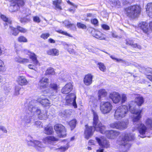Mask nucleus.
Listing matches in <instances>:
<instances>
[{"instance_id":"cd10ccee","label":"nucleus","mask_w":152,"mask_h":152,"mask_svg":"<svg viewBox=\"0 0 152 152\" xmlns=\"http://www.w3.org/2000/svg\"><path fill=\"white\" fill-rule=\"evenodd\" d=\"M47 53L49 55L58 56L59 54V51L56 48L50 49L47 51Z\"/></svg>"},{"instance_id":"39448f33","label":"nucleus","mask_w":152,"mask_h":152,"mask_svg":"<svg viewBox=\"0 0 152 152\" xmlns=\"http://www.w3.org/2000/svg\"><path fill=\"white\" fill-rule=\"evenodd\" d=\"M25 0H12L11 1V5L9 8V10L11 12L18 10L20 7L25 4Z\"/></svg>"},{"instance_id":"dca6fc26","label":"nucleus","mask_w":152,"mask_h":152,"mask_svg":"<svg viewBox=\"0 0 152 152\" xmlns=\"http://www.w3.org/2000/svg\"><path fill=\"white\" fill-rule=\"evenodd\" d=\"M37 103V101L33 100L29 102L28 105V110L31 113H35L36 110L38 108L35 107L34 103Z\"/></svg>"},{"instance_id":"393cba45","label":"nucleus","mask_w":152,"mask_h":152,"mask_svg":"<svg viewBox=\"0 0 152 152\" xmlns=\"http://www.w3.org/2000/svg\"><path fill=\"white\" fill-rule=\"evenodd\" d=\"M14 59L15 61L21 64H24L28 62V59L26 58H22L18 56L15 57Z\"/></svg>"},{"instance_id":"c85d7f7f","label":"nucleus","mask_w":152,"mask_h":152,"mask_svg":"<svg viewBox=\"0 0 152 152\" xmlns=\"http://www.w3.org/2000/svg\"><path fill=\"white\" fill-rule=\"evenodd\" d=\"M146 10L149 16L152 18V3H149L147 4Z\"/></svg>"},{"instance_id":"a211bd4d","label":"nucleus","mask_w":152,"mask_h":152,"mask_svg":"<svg viewBox=\"0 0 152 152\" xmlns=\"http://www.w3.org/2000/svg\"><path fill=\"white\" fill-rule=\"evenodd\" d=\"M86 129L85 130V133H93L96 130V132H100L98 129V127H96L93 126H88L87 125L86 126Z\"/></svg>"},{"instance_id":"6ab92c4d","label":"nucleus","mask_w":152,"mask_h":152,"mask_svg":"<svg viewBox=\"0 0 152 152\" xmlns=\"http://www.w3.org/2000/svg\"><path fill=\"white\" fill-rule=\"evenodd\" d=\"M38 101L44 106H49L51 104L50 101L47 99L43 97H41L38 99Z\"/></svg>"},{"instance_id":"72a5a7b5","label":"nucleus","mask_w":152,"mask_h":152,"mask_svg":"<svg viewBox=\"0 0 152 152\" xmlns=\"http://www.w3.org/2000/svg\"><path fill=\"white\" fill-rule=\"evenodd\" d=\"M140 28L144 32H146L148 31V24L145 22H143L140 24Z\"/></svg>"},{"instance_id":"052dcab7","label":"nucleus","mask_w":152,"mask_h":152,"mask_svg":"<svg viewBox=\"0 0 152 152\" xmlns=\"http://www.w3.org/2000/svg\"><path fill=\"white\" fill-rule=\"evenodd\" d=\"M50 35L48 33L43 34L41 36V37L45 39L48 38Z\"/></svg>"},{"instance_id":"412c9836","label":"nucleus","mask_w":152,"mask_h":152,"mask_svg":"<svg viewBox=\"0 0 152 152\" xmlns=\"http://www.w3.org/2000/svg\"><path fill=\"white\" fill-rule=\"evenodd\" d=\"M58 140V139L57 138L53 136H49L43 138V142L45 143H46Z\"/></svg>"},{"instance_id":"5701e85b","label":"nucleus","mask_w":152,"mask_h":152,"mask_svg":"<svg viewBox=\"0 0 152 152\" xmlns=\"http://www.w3.org/2000/svg\"><path fill=\"white\" fill-rule=\"evenodd\" d=\"M64 46L67 48V51L70 54H75L76 53L75 50L73 48V45H72L68 44L65 42L63 44Z\"/></svg>"},{"instance_id":"f8f14e48","label":"nucleus","mask_w":152,"mask_h":152,"mask_svg":"<svg viewBox=\"0 0 152 152\" xmlns=\"http://www.w3.org/2000/svg\"><path fill=\"white\" fill-rule=\"evenodd\" d=\"M36 55L34 53H31L30 55V58L32 59L34 64L35 65L32 64H29L28 65L29 68L31 69H34L35 68V66L39 64V62L37 59Z\"/></svg>"},{"instance_id":"423d86ee","label":"nucleus","mask_w":152,"mask_h":152,"mask_svg":"<svg viewBox=\"0 0 152 152\" xmlns=\"http://www.w3.org/2000/svg\"><path fill=\"white\" fill-rule=\"evenodd\" d=\"M128 124V121L126 120L125 121L115 122L110 124V125L111 128H115L120 130H123L127 128Z\"/></svg>"},{"instance_id":"338daca9","label":"nucleus","mask_w":152,"mask_h":152,"mask_svg":"<svg viewBox=\"0 0 152 152\" xmlns=\"http://www.w3.org/2000/svg\"><path fill=\"white\" fill-rule=\"evenodd\" d=\"M0 130H1L2 132H4L7 133V131L6 128L3 126H0Z\"/></svg>"},{"instance_id":"c9c22d12","label":"nucleus","mask_w":152,"mask_h":152,"mask_svg":"<svg viewBox=\"0 0 152 152\" xmlns=\"http://www.w3.org/2000/svg\"><path fill=\"white\" fill-rule=\"evenodd\" d=\"M72 112L69 110H67L62 111L61 112V115L63 117H67L69 116L71 114Z\"/></svg>"},{"instance_id":"774afa93","label":"nucleus","mask_w":152,"mask_h":152,"mask_svg":"<svg viewBox=\"0 0 152 152\" xmlns=\"http://www.w3.org/2000/svg\"><path fill=\"white\" fill-rule=\"evenodd\" d=\"M102 27L104 29L106 30H109L110 27L106 24H103L102 26Z\"/></svg>"},{"instance_id":"864d4df0","label":"nucleus","mask_w":152,"mask_h":152,"mask_svg":"<svg viewBox=\"0 0 152 152\" xmlns=\"http://www.w3.org/2000/svg\"><path fill=\"white\" fill-rule=\"evenodd\" d=\"M20 21L22 23L27 22L30 20V19L29 18L24 17L21 18L20 19Z\"/></svg>"},{"instance_id":"5fc2aeb1","label":"nucleus","mask_w":152,"mask_h":152,"mask_svg":"<svg viewBox=\"0 0 152 152\" xmlns=\"http://www.w3.org/2000/svg\"><path fill=\"white\" fill-rule=\"evenodd\" d=\"M63 23L65 25V26L68 28H69L71 27V26H72V24H71L70 22L67 20H65Z\"/></svg>"},{"instance_id":"de8ad7c7","label":"nucleus","mask_w":152,"mask_h":152,"mask_svg":"<svg viewBox=\"0 0 152 152\" xmlns=\"http://www.w3.org/2000/svg\"><path fill=\"white\" fill-rule=\"evenodd\" d=\"M18 41L20 42H27V39L23 36H21L18 37Z\"/></svg>"},{"instance_id":"f704fd0d","label":"nucleus","mask_w":152,"mask_h":152,"mask_svg":"<svg viewBox=\"0 0 152 152\" xmlns=\"http://www.w3.org/2000/svg\"><path fill=\"white\" fill-rule=\"evenodd\" d=\"M144 71L143 72L144 73L147 75V76L150 75L152 77V69L149 68H143Z\"/></svg>"},{"instance_id":"aec40b11","label":"nucleus","mask_w":152,"mask_h":152,"mask_svg":"<svg viewBox=\"0 0 152 152\" xmlns=\"http://www.w3.org/2000/svg\"><path fill=\"white\" fill-rule=\"evenodd\" d=\"M17 81L18 83L21 86L26 85L28 83V82L25 77L23 76H18Z\"/></svg>"},{"instance_id":"6e6d98bb","label":"nucleus","mask_w":152,"mask_h":152,"mask_svg":"<svg viewBox=\"0 0 152 152\" xmlns=\"http://www.w3.org/2000/svg\"><path fill=\"white\" fill-rule=\"evenodd\" d=\"M59 33L69 37H72V36L70 34L66 32L63 31L62 30H60L58 31Z\"/></svg>"},{"instance_id":"13d9d810","label":"nucleus","mask_w":152,"mask_h":152,"mask_svg":"<svg viewBox=\"0 0 152 152\" xmlns=\"http://www.w3.org/2000/svg\"><path fill=\"white\" fill-rule=\"evenodd\" d=\"M91 21L92 24L95 25L97 26L98 25V21L96 19L94 18L92 19L91 20Z\"/></svg>"},{"instance_id":"4c0bfd02","label":"nucleus","mask_w":152,"mask_h":152,"mask_svg":"<svg viewBox=\"0 0 152 152\" xmlns=\"http://www.w3.org/2000/svg\"><path fill=\"white\" fill-rule=\"evenodd\" d=\"M61 1V0H56V1H53V4L57 8L61 10L62 8L60 5Z\"/></svg>"},{"instance_id":"0eeeda50","label":"nucleus","mask_w":152,"mask_h":152,"mask_svg":"<svg viewBox=\"0 0 152 152\" xmlns=\"http://www.w3.org/2000/svg\"><path fill=\"white\" fill-rule=\"evenodd\" d=\"M113 108L111 104L109 102H101L100 105V110L104 114L108 113L111 111Z\"/></svg>"},{"instance_id":"7c9ffc66","label":"nucleus","mask_w":152,"mask_h":152,"mask_svg":"<svg viewBox=\"0 0 152 152\" xmlns=\"http://www.w3.org/2000/svg\"><path fill=\"white\" fill-rule=\"evenodd\" d=\"M1 18L5 22L4 25L5 27L8 24H10L11 23V21L4 15H1Z\"/></svg>"},{"instance_id":"c756f323","label":"nucleus","mask_w":152,"mask_h":152,"mask_svg":"<svg viewBox=\"0 0 152 152\" xmlns=\"http://www.w3.org/2000/svg\"><path fill=\"white\" fill-rule=\"evenodd\" d=\"M107 93L105 89H101L98 92V97L99 100L102 97H104L107 95Z\"/></svg>"},{"instance_id":"1a4fd4ad","label":"nucleus","mask_w":152,"mask_h":152,"mask_svg":"<svg viewBox=\"0 0 152 152\" xmlns=\"http://www.w3.org/2000/svg\"><path fill=\"white\" fill-rule=\"evenodd\" d=\"M76 95L74 93H71L67 96L66 98L67 105L72 104L74 108H76L77 106L76 102Z\"/></svg>"},{"instance_id":"7ed1b4c3","label":"nucleus","mask_w":152,"mask_h":152,"mask_svg":"<svg viewBox=\"0 0 152 152\" xmlns=\"http://www.w3.org/2000/svg\"><path fill=\"white\" fill-rule=\"evenodd\" d=\"M134 104L135 102L132 101L129 104V110L132 113L134 114L133 117V121L134 124L135 123L138 122L141 118V113L142 111L141 110L136 109Z\"/></svg>"},{"instance_id":"ddd939ff","label":"nucleus","mask_w":152,"mask_h":152,"mask_svg":"<svg viewBox=\"0 0 152 152\" xmlns=\"http://www.w3.org/2000/svg\"><path fill=\"white\" fill-rule=\"evenodd\" d=\"M73 88V86L71 83L66 84L61 89V92L63 94H67L70 92Z\"/></svg>"},{"instance_id":"bb28decb","label":"nucleus","mask_w":152,"mask_h":152,"mask_svg":"<svg viewBox=\"0 0 152 152\" xmlns=\"http://www.w3.org/2000/svg\"><path fill=\"white\" fill-rule=\"evenodd\" d=\"M31 116L29 114H26L21 116L22 121L25 123H30L31 121Z\"/></svg>"},{"instance_id":"4d7b16f0","label":"nucleus","mask_w":152,"mask_h":152,"mask_svg":"<svg viewBox=\"0 0 152 152\" xmlns=\"http://www.w3.org/2000/svg\"><path fill=\"white\" fill-rule=\"evenodd\" d=\"M35 125L37 127L41 128L42 126V124L40 121H37L35 122Z\"/></svg>"},{"instance_id":"49530a36","label":"nucleus","mask_w":152,"mask_h":152,"mask_svg":"<svg viewBox=\"0 0 152 152\" xmlns=\"http://www.w3.org/2000/svg\"><path fill=\"white\" fill-rule=\"evenodd\" d=\"M5 69L3 61L0 59V72L5 71Z\"/></svg>"},{"instance_id":"ea45409f","label":"nucleus","mask_w":152,"mask_h":152,"mask_svg":"<svg viewBox=\"0 0 152 152\" xmlns=\"http://www.w3.org/2000/svg\"><path fill=\"white\" fill-rule=\"evenodd\" d=\"M45 131L47 132V133H53L54 132L53 127L50 125L47 126L45 128Z\"/></svg>"},{"instance_id":"603ef678","label":"nucleus","mask_w":152,"mask_h":152,"mask_svg":"<svg viewBox=\"0 0 152 152\" xmlns=\"http://www.w3.org/2000/svg\"><path fill=\"white\" fill-rule=\"evenodd\" d=\"M145 123L148 126L152 128V119L149 118L147 119Z\"/></svg>"},{"instance_id":"a878e982","label":"nucleus","mask_w":152,"mask_h":152,"mask_svg":"<svg viewBox=\"0 0 152 152\" xmlns=\"http://www.w3.org/2000/svg\"><path fill=\"white\" fill-rule=\"evenodd\" d=\"M135 98V102L138 106H141L143 103V98L139 94H137Z\"/></svg>"},{"instance_id":"e2e57ef3","label":"nucleus","mask_w":152,"mask_h":152,"mask_svg":"<svg viewBox=\"0 0 152 152\" xmlns=\"http://www.w3.org/2000/svg\"><path fill=\"white\" fill-rule=\"evenodd\" d=\"M33 20L34 22L37 23H39L41 21L40 18L37 16L34 17Z\"/></svg>"},{"instance_id":"9b49d317","label":"nucleus","mask_w":152,"mask_h":152,"mask_svg":"<svg viewBox=\"0 0 152 152\" xmlns=\"http://www.w3.org/2000/svg\"><path fill=\"white\" fill-rule=\"evenodd\" d=\"M109 97L115 103L119 102L121 99V96L119 93L116 92L111 93Z\"/></svg>"},{"instance_id":"4be33fe9","label":"nucleus","mask_w":152,"mask_h":152,"mask_svg":"<svg viewBox=\"0 0 152 152\" xmlns=\"http://www.w3.org/2000/svg\"><path fill=\"white\" fill-rule=\"evenodd\" d=\"M92 35L93 37L100 40L105 39L104 34L99 31H94Z\"/></svg>"},{"instance_id":"b1692460","label":"nucleus","mask_w":152,"mask_h":152,"mask_svg":"<svg viewBox=\"0 0 152 152\" xmlns=\"http://www.w3.org/2000/svg\"><path fill=\"white\" fill-rule=\"evenodd\" d=\"M126 44L127 45H130L133 48L139 49H141V47L139 44L134 43L132 41L130 40H126Z\"/></svg>"},{"instance_id":"58836bf2","label":"nucleus","mask_w":152,"mask_h":152,"mask_svg":"<svg viewBox=\"0 0 152 152\" xmlns=\"http://www.w3.org/2000/svg\"><path fill=\"white\" fill-rule=\"evenodd\" d=\"M113 6H116L119 7L120 4V2L118 0H109Z\"/></svg>"},{"instance_id":"79ce46f5","label":"nucleus","mask_w":152,"mask_h":152,"mask_svg":"<svg viewBox=\"0 0 152 152\" xmlns=\"http://www.w3.org/2000/svg\"><path fill=\"white\" fill-rule=\"evenodd\" d=\"M69 147V144H67L66 146H61L60 148H58V149L61 152H64L68 149Z\"/></svg>"},{"instance_id":"a19ab883","label":"nucleus","mask_w":152,"mask_h":152,"mask_svg":"<svg viewBox=\"0 0 152 152\" xmlns=\"http://www.w3.org/2000/svg\"><path fill=\"white\" fill-rule=\"evenodd\" d=\"M76 122L77 121L76 119H73L69 122V125L71 128V130H72L75 127Z\"/></svg>"},{"instance_id":"a18cd8bd","label":"nucleus","mask_w":152,"mask_h":152,"mask_svg":"<svg viewBox=\"0 0 152 152\" xmlns=\"http://www.w3.org/2000/svg\"><path fill=\"white\" fill-rule=\"evenodd\" d=\"M50 87L56 92L58 88V86L55 83H52L50 84Z\"/></svg>"},{"instance_id":"37998d69","label":"nucleus","mask_w":152,"mask_h":152,"mask_svg":"<svg viewBox=\"0 0 152 152\" xmlns=\"http://www.w3.org/2000/svg\"><path fill=\"white\" fill-rule=\"evenodd\" d=\"M54 72L53 69L51 67L48 68L45 72V75H53Z\"/></svg>"},{"instance_id":"bf43d9fd","label":"nucleus","mask_w":152,"mask_h":152,"mask_svg":"<svg viewBox=\"0 0 152 152\" xmlns=\"http://www.w3.org/2000/svg\"><path fill=\"white\" fill-rule=\"evenodd\" d=\"M121 102L122 103H124L127 100V97L126 94H123L121 95Z\"/></svg>"},{"instance_id":"c03bdc74","label":"nucleus","mask_w":152,"mask_h":152,"mask_svg":"<svg viewBox=\"0 0 152 152\" xmlns=\"http://www.w3.org/2000/svg\"><path fill=\"white\" fill-rule=\"evenodd\" d=\"M99 66V69L102 71L104 72L106 69V67L104 64L102 63H99L98 64Z\"/></svg>"},{"instance_id":"e433bc0d","label":"nucleus","mask_w":152,"mask_h":152,"mask_svg":"<svg viewBox=\"0 0 152 152\" xmlns=\"http://www.w3.org/2000/svg\"><path fill=\"white\" fill-rule=\"evenodd\" d=\"M9 28L11 31L10 33L11 34L15 36L18 35L19 32L18 29H17V28H14L10 26Z\"/></svg>"},{"instance_id":"f03ea898","label":"nucleus","mask_w":152,"mask_h":152,"mask_svg":"<svg viewBox=\"0 0 152 152\" xmlns=\"http://www.w3.org/2000/svg\"><path fill=\"white\" fill-rule=\"evenodd\" d=\"M125 10L127 16L132 18H134L140 14V8L139 6L134 5L126 8Z\"/></svg>"},{"instance_id":"69168bd1","label":"nucleus","mask_w":152,"mask_h":152,"mask_svg":"<svg viewBox=\"0 0 152 152\" xmlns=\"http://www.w3.org/2000/svg\"><path fill=\"white\" fill-rule=\"evenodd\" d=\"M108 135H107L108 137V138L109 139H113L114 137H113L115 135V134H107Z\"/></svg>"},{"instance_id":"680f3d73","label":"nucleus","mask_w":152,"mask_h":152,"mask_svg":"<svg viewBox=\"0 0 152 152\" xmlns=\"http://www.w3.org/2000/svg\"><path fill=\"white\" fill-rule=\"evenodd\" d=\"M20 89V88L18 86H16L15 87V94L16 95H19L20 93H19V91Z\"/></svg>"},{"instance_id":"4468645a","label":"nucleus","mask_w":152,"mask_h":152,"mask_svg":"<svg viewBox=\"0 0 152 152\" xmlns=\"http://www.w3.org/2000/svg\"><path fill=\"white\" fill-rule=\"evenodd\" d=\"M54 129L57 133H64L66 132L65 127L61 124H56L54 126Z\"/></svg>"},{"instance_id":"8fccbe9b","label":"nucleus","mask_w":152,"mask_h":152,"mask_svg":"<svg viewBox=\"0 0 152 152\" xmlns=\"http://www.w3.org/2000/svg\"><path fill=\"white\" fill-rule=\"evenodd\" d=\"M62 79L64 81H66L68 79H69V76L67 73H65L61 76Z\"/></svg>"},{"instance_id":"9d476101","label":"nucleus","mask_w":152,"mask_h":152,"mask_svg":"<svg viewBox=\"0 0 152 152\" xmlns=\"http://www.w3.org/2000/svg\"><path fill=\"white\" fill-rule=\"evenodd\" d=\"M137 129L139 133H145L148 132L149 130L144 124L142 123L138 124L137 127L134 128L132 129V131L134 132L135 130Z\"/></svg>"},{"instance_id":"2eb2a0df","label":"nucleus","mask_w":152,"mask_h":152,"mask_svg":"<svg viewBox=\"0 0 152 152\" xmlns=\"http://www.w3.org/2000/svg\"><path fill=\"white\" fill-rule=\"evenodd\" d=\"M49 80L46 77H42L39 81L40 87L41 89L45 88L48 86Z\"/></svg>"},{"instance_id":"3c124183","label":"nucleus","mask_w":152,"mask_h":152,"mask_svg":"<svg viewBox=\"0 0 152 152\" xmlns=\"http://www.w3.org/2000/svg\"><path fill=\"white\" fill-rule=\"evenodd\" d=\"M77 26L80 28L83 29H85L86 28V26L85 25L80 23H77Z\"/></svg>"},{"instance_id":"473e14b6","label":"nucleus","mask_w":152,"mask_h":152,"mask_svg":"<svg viewBox=\"0 0 152 152\" xmlns=\"http://www.w3.org/2000/svg\"><path fill=\"white\" fill-rule=\"evenodd\" d=\"M32 145H33L36 148L38 149V148H42V142L39 141L37 140H35L32 142Z\"/></svg>"},{"instance_id":"09e8293b","label":"nucleus","mask_w":152,"mask_h":152,"mask_svg":"<svg viewBox=\"0 0 152 152\" xmlns=\"http://www.w3.org/2000/svg\"><path fill=\"white\" fill-rule=\"evenodd\" d=\"M17 29L19 31L22 33H25L27 31V30L26 29L19 26H17Z\"/></svg>"},{"instance_id":"f3484780","label":"nucleus","mask_w":152,"mask_h":152,"mask_svg":"<svg viewBox=\"0 0 152 152\" xmlns=\"http://www.w3.org/2000/svg\"><path fill=\"white\" fill-rule=\"evenodd\" d=\"M93 76L91 74L86 75L84 79V83L87 86H89L92 83Z\"/></svg>"},{"instance_id":"6e6552de","label":"nucleus","mask_w":152,"mask_h":152,"mask_svg":"<svg viewBox=\"0 0 152 152\" xmlns=\"http://www.w3.org/2000/svg\"><path fill=\"white\" fill-rule=\"evenodd\" d=\"M93 125L96 127H98L100 133H103L104 130L105 129L104 126H102L101 122L99 120V117L97 113L93 111Z\"/></svg>"},{"instance_id":"2f4dec72","label":"nucleus","mask_w":152,"mask_h":152,"mask_svg":"<svg viewBox=\"0 0 152 152\" xmlns=\"http://www.w3.org/2000/svg\"><path fill=\"white\" fill-rule=\"evenodd\" d=\"M38 118L40 119H46L48 118L46 110L44 111L43 112L39 114L38 115Z\"/></svg>"},{"instance_id":"20e7f679","label":"nucleus","mask_w":152,"mask_h":152,"mask_svg":"<svg viewBox=\"0 0 152 152\" xmlns=\"http://www.w3.org/2000/svg\"><path fill=\"white\" fill-rule=\"evenodd\" d=\"M128 111V108L126 105L119 106L115 112L114 117L116 120H119L126 116Z\"/></svg>"},{"instance_id":"0e129e2a","label":"nucleus","mask_w":152,"mask_h":152,"mask_svg":"<svg viewBox=\"0 0 152 152\" xmlns=\"http://www.w3.org/2000/svg\"><path fill=\"white\" fill-rule=\"evenodd\" d=\"M110 57L113 59L115 60L116 61H118V62L120 61H122L123 62L124 61V60H122L121 59H118V58H116L115 57H113V56H110Z\"/></svg>"},{"instance_id":"f257e3e1","label":"nucleus","mask_w":152,"mask_h":152,"mask_svg":"<svg viewBox=\"0 0 152 152\" xmlns=\"http://www.w3.org/2000/svg\"><path fill=\"white\" fill-rule=\"evenodd\" d=\"M134 139V137L131 134H122L119 137L118 143L120 145L124 146V148H129L131 145L129 142Z\"/></svg>"}]
</instances>
